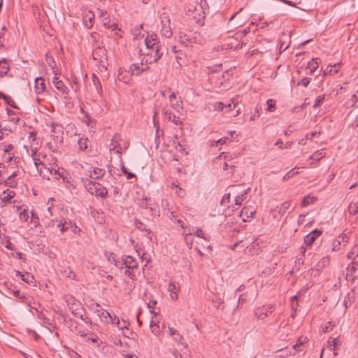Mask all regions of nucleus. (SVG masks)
<instances>
[{"mask_svg":"<svg viewBox=\"0 0 358 358\" xmlns=\"http://www.w3.org/2000/svg\"><path fill=\"white\" fill-rule=\"evenodd\" d=\"M145 43L148 50L155 52V55L153 56L151 55V57L145 59V63L150 64L157 62L163 55V52H161L160 43H157L155 41L152 42L150 41L149 39H145Z\"/></svg>","mask_w":358,"mask_h":358,"instance_id":"2","label":"nucleus"},{"mask_svg":"<svg viewBox=\"0 0 358 358\" xmlns=\"http://www.w3.org/2000/svg\"><path fill=\"white\" fill-rule=\"evenodd\" d=\"M194 234L198 236V237H201V238H203L204 239H206V238L204 236V233L203 231L201 229H197Z\"/></svg>","mask_w":358,"mask_h":358,"instance_id":"59","label":"nucleus"},{"mask_svg":"<svg viewBox=\"0 0 358 358\" xmlns=\"http://www.w3.org/2000/svg\"><path fill=\"white\" fill-rule=\"evenodd\" d=\"M259 110H260V108H259L258 106H256L254 115L250 117L251 121H254L255 120L256 117L259 116Z\"/></svg>","mask_w":358,"mask_h":358,"instance_id":"57","label":"nucleus"},{"mask_svg":"<svg viewBox=\"0 0 358 358\" xmlns=\"http://www.w3.org/2000/svg\"><path fill=\"white\" fill-rule=\"evenodd\" d=\"M322 234V231L314 229L304 237V243L310 247L315 241Z\"/></svg>","mask_w":358,"mask_h":358,"instance_id":"8","label":"nucleus"},{"mask_svg":"<svg viewBox=\"0 0 358 358\" xmlns=\"http://www.w3.org/2000/svg\"><path fill=\"white\" fill-rule=\"evenodd\" d=\"M345 238H346V235L343 234L341 237H339V238H341V240H339V239L334 240L332 243V250L333 251L339 250L341 243L346 242V241H345Z\"/></svg>","mask_w":358,"mask_h":358,"instance_id":"27","label":"nucleus"},{"mask_svg":"<svg viewBox=\"0 0 358 358\" xmlns=\"http://www.w3.org/2000/svg\"><path fill=\"white\" fill-rule=\"evenodd\" d=\"M303 341H301L300 339L296 342V343L294 345V348L298 351H299V348L303 344Z\"/></svg>","mask_w":358,"mask_h":358,"instance_id":"62","label":"nucleus"},{"mask_svg":"<svg viewBox=\"0 0 358 358\" xmlns=\"http://www.w3.org/2000/svg\"><path fill=\"white\" fill-rule=\"evenodd\" d=\"M296 169V167L294 168L292 170L289 171L286 173V175L284 176V180L288 179L289 178L293 177L294 175L298 174L299 172L298 171H294V170Z\"/></svg>","mask_w":358,"mask_h":358,"instance_id":"50","label":"nucleus"},{"mask_svg":"<svg viewBox=\"0 0 358 358\" xmlns=\"http://www.w3.org/2000/svg\"><path fill=\"white\" fill-rule=\"evenodd\" d=\"M159 323V320L156 317L155 319L152 318L150 324V328L152 333L157 336L160 335L162 329L165 327L164 324H162L161 327Z\"/></svg>","mask_w":358,"mask_h":358,"instance_id":"9","label":"nucleus"},{"mask_svg":"<svg viewBox=\"0 0 358 358\" xmlns=\"http://www.w3.org/2000/svg\"><path fill=\"white\" fill-rule=\"evenodd\" d=\"M348 210L351 215H356L358 213V206L356 203H350L348 207Z\"/></svg>","mask_w":358,"mask_h":358,"instance_id":"42","label":"nucleus"},{"mask_svg":"<svg viewBox=\"0 0 358 358\" xmlns=\"http://www.w3.org/2000/svg\"><path fill=\"white\" fill-rule=\"evenodd\" d=\"M341 67L340 63H336L334 65L329 64L324 71V75H334L339 71Z\"/></svg>","mask_w":358,"mask_h":358,"instance_id":"17","label":"nucleus"},{"mask_svg":"<svg viewBox=\"0 0 358 358\" xmlns=\"http://www.w3.org/2000/svg\"><path fill=\"white\" fill-rule=\"evenodd\" d=\"M52 226H55V224H56L57 228H59L62 233H64V231H67L70 226V223L67 222L64 218H62L59 221L52 220Z\"/></svg>","mask_w":358,"mask_h":358,"instance_id":"16","label":"nucleus"},{"mask_svg":"<svg viewBox=\"0 0 358 358\" xmlns=\"http://www.w3.org/2000/svg\"><path fill=\"white\" fill-rule=\"evenodd\" d=\"M33 161L34 162V165H35L36 168L38 169V166L41 164V161L36 157H33Z\"/></svg>","mask_w":358,"mask_h":358,"instance_id":"63","label":"nucleus"},{"mask_svg":"<svg viewBox=\"0 0 358 358\" xmlns=\"http://www.w3.org/2000/svg\"><path fill=\"white\" fill-rule=\"evenodd\" d=\"M74 141L77 142L78 148L80 150H86L90 144V141L87 138L85 137L83 134H78L76 132L74 134Z\"/></svg>","mask_w":358,"mask_h":358,"instance_id":"5","label":"nucleus"},{"mask_svg":"<svg viewBox=\"0 0 358 358\" xmlns=\"http://www.w3.org/2000/svg\"><path fill=\"white\" fill-rule=\"evenodd\" d=\"M9 70L8 65L5 59L0 61V76H4L7 74Z\"/></svg>","mask_w":358,"mask_h":358,"instance_id":"29","label":"nucleus"},{"mask_svg":"<svg viewBox=\"0 0 358 358\" xmlns=\"http://www.w3.org/2000/svg\"><path fill=\"white\" fill-rule=\"evenodd\" d=\"M15 273L16 277L20 276L21 279L28 284H33L35 281L34 275L29 273H25L22 274L18 271H15Z\"/></svg>","mask_w":358,"mask_h":358,"instance_id":"15","label":"nucleus"},{"mask_svg":"<svg viewBox=\"0 0 358 358\" xmlns=\"http://www.w3.org/2000/svg\"><path fill=\"white\" fill-rule=\"evenodd\" d=\"M334 327H335V324H333L332 322H328L326 324L325 327H323L322 331L324 332H328L329 331H331L334 329Z\"/></svg>","mask_w":358,"mask_h":358,"instance_id":"47","label":"nucleus"},{"mask_svg":"<svg viewBox=\"0 0 358 358\" xmlns=\"http://www.w3.org/2000/svg\"><path fill=\"white\" fill-rule=\"evenodd\" d=\"M320 62L321 60L320 58H313L308 62L307 68L310 69L311 73H313L318 68Z\"/></svg>","mask_w":358,"mask_h":358,"instance_id":"26","label":"nucleus"},{"mask_svg":"<svg viewBox=\"0 0 358 358\" xmlns=\"http://www.w3.org/2000/svg\"><path fill=\"white\" fill-rule=\"evenodd\" d=\"M272 309L271 305L257 308L255 310V316L259 320H264L273 312Z\"/></svg>","mask_w":358,"mask_h":358,"instance_id":"6","label":"nucleus"},{"mask_svg":"<svg viewBox=\"0 0 358 358\" xmlns=\"http://www.w3.org/2000/svg\"><path fill=\"white\" fill-rule=\"evenodd\" d=\"M145 60V58H143L141 63L140 64H134L131 65L129 69V72L131 73V75L139 76L141 74V73H142L143 71H145L148 69L147 65L145 68H143V67L141 68L140 66H143L144 64Z\"/></svg>","mask_w":358,"mask_h":358,"instance_id":"10","label":"nucleus"},{"mask_svg":"<svg viewBox=\"0 0 358 358\" xmlns=\"http://www.w3.org/2000/svg\"><path fill=\"white\" fill-rule=\"evenodd\" d=\"M122 171L123 173L127 176V179H131L136 177L135 174L131 172H129L128 169L124 166L123 164L122 165Z\"/></svg>","mask_w":358,"mask_h":358,"instance_id":"41","label":"nucleus"},{"mask_svg":"<svg viewBox=\"0 0 358 358\" xmlns=\"http://www.w3.org/2000/svg\"><path fill=\"white\" fill-rule=\"evenodd\" d=\"M103 23L104 27H106V28H109L110 24H111V23H112L110 22V20L108 19V18H104L103 20Z\"/></svg>","mask_w":358,"mask_h":358,"instance_id":"61","label":"nucleus"},{"mask_svg":"<svg viewBox=\"0 0 358 358\" xmlns=\"http://www.w3.org/2000/svg\"><path fill=\"white\" fill-rule=\"evenodd\" d=\"M255 213V210L250 207H244L241 212V216L243 217H246V218L252 217L254 214ZM244 221H245V218H243Z\"/></svg>","mask_w":358,"mask_h":358,"instance_id":"22","label":"nucleus"},{"mask_svg":"<svg viewBox=\"0 0 358 358\" xmlns=\"http://www.w3.org/2000/svg\"><path fill=\"white\" fill-rule=\"evenodd\" d=\"M324 156V153L323 152L322 150H317L315 153H313L310 158L313 159L320 160Z\"/></svg>","mask_w":358,"mask_h":358,"instance_id":"38","label":"nucleus"},{"mask_svg":"<svg viewBox=\"0 0 358 358\" xmlns=\"http://www.w3.org/2000/svg\"><path fill=\"white\" fill-rule=\"evenodd\" d=\"M15 196V192L14 191H10L9 189H7L3 192L1 199L3 202L6 203L8 202Z\"/></svg>","mask_w":358,"mask_h":358,"instance_id":"23","label":"nucleus"},{"mask_svg":"<svg viewBox=\"0 0 358 358\" xmlns=\"http://www.w3.org/2000/svg\"><path fill=\"white\" fill-rule=\"evenodd\" d=\"M329 262V259L326 257L321 259V261L318 263V266L324 267Z\"/></svg>","mask_w":358,"mask_h":358,"instance_id":"54","label":"nucleus"},{"mask_svg":"<svg viewBox=\"0 0 358 358\" xmlns=\"http://www.w3.org/2000/svg\"><path fill=\"white\" fill-rule=\"evenodd\" d=\"M224 103L220 101L215 102L213 104V108L215 110H223L224 109Z\"/></svg>","mask_w":358,"mask_h":358,"instance_id":"45","label":"nucleus"},{"mask_svg":"<svg viewBox=\"0 0 358 358\" xmlns=\"http://www.w3.org/2000/svg\"><path fill=\"white\" fill-rule=\"evenodd\" d=\"M289 207H290V203L289 201L282 203L278 207L279 213L285 214L286 213L287 210H288Z\"/></svg>","mask_w":358,"mask_h":358,"instance_id":"36","label":"nucleus"},{"mask_svg":"<svg viewBox=\"0 0 358 358\" xmlns=\"http://www.w3.org/2000/svg\"><path fill=\"white\" fill-rule=\"evenodd\" d=\"M169 292H170V296L173 300L178 299V292L179 291V284L172 281L170 282L169 284Z\"/></svg>","mask_w":358,"mask_h":358,"instance_id":"14","label":"nucleus"},{"mask_svg":"<svg viewBox=\"0 0 358 358\" xmlns=\"http://www.w3.org/2000/svg\"><path fill=\"white\" fill-rule=\"evenodd\" d=\"M187 39H189V34H184V35H181L180 36V39H179V41L181 43V44L184 45L185 46H188L189 45H190L189 43V40H187Z\"/></svg>","mask_w":358,"mask_h":358,"instance_id":"40","label":"nucleus"},{"mask_svg":"<svg viewBox=\"0 0 358 358\" xmlns=\"http://www.w3.org/2000/svg\"><path fill=\"white\" fill-rule=\"evenodd\" d=\"M358 256V245H355L352 248V250L348 254L347 257L348 259H355Z\"/></svg>","mask_w":358,"mask_h":358,"instance_id":"37","label":"nucleus"},{"mask_svg":"<svg viewBox=\"0 0 358 358\" xmlns=\"http://www.w3.org/2000/svg\"><path fill=\"white\" fill-rule=\"evenodd\" d=\"M105 170L99 168H95L93 171H90L89 176L92 179H100L105 175Z\"/></svg>","mask_w":358,"mask_h":358,"instance_id":"19","label":"nucleus"},{"mask_svg":"<svg viewBox=\"0 0 358 358\" xmlns=\"http://www.w3.org/2000/svg\"><path fill=\"white\" fill-rule=\"evenodd\" d=\"M316 201V198L314 196H311L310 195H308L303 197L301 201L302 206H307L310 204L313 203Z\"/></svg>","mask_w":358,"mask_h":358,"instance_id":"31","label":"nucleus"},{"mask_svg":"<svg viewBox=\"0 0 358 358\" xmlns=\"http://www.w3.org/2000/svg\"><path fill=\"white\" fill-rule=\"evenodd\" d=\"M52 175L55 176L56 179H58L59 178H63V174L59 171V170L56 169L54 171Z\"/></svg>","mask_w":358,"mask_h":358,"instance_id":"60","label":"nucleus"},{"mask_svg":"<svg viewBox=\"0 0 358 358\" xmlns=\"http://www.w3.org/2000/svg\"><path fill=\"white\" fill-rule=\"evenodd\" d=\"M169 335L173 338V341H175L178 344L182 345L185 348H187V344L186 343L182 342L184 340L183 336L179 333V331L173 327H168Z\"/></svg>","mask_w":358,"mask_h":358,"instance_id":"7","label":"nucleus"},{"mask_svg":"<svg viewBox=\"0 0 358 358\" xmlns=\"http://www.w3.org/2000/svg\"><path fill=\"white\" fill-rule=\"evenodd\" d=\"M14 148V146L12 144H9L6 145L4 152H9Z\"/></svg>","mask_w":358,"mask_h":358,"instance_id":"64","label":"nucleus"},{"mask_svg":"<svg viewBox=\"0 0 358 358\" xmlns=\"http://www.w3.org/2000/svg\"><path fill=\"white\" fill-rule=\"evenodd\" d=\"M96 182L89 181L87 183L85 184V187L92 194H95L96 187Z\"/></svg>","mask_w":358,"mask_h":358,"instance_id":"32","label":"nucleus"},{"mask_svg":"<svg viewBox=\"0 0 358 358\" xmlns=\"http://www.w3.org/2000/svg\"><path fill=\"white\" fill-rule=\"evenodd\" d=\"M92 81L96 88L97 92L99 93H100V90H101V83L99 80V78L96 76H95L94 74H93Z\"/></svg>","mask_w":358,"mask_h":358,"instance_id":"39","label":"nucleus"},{"mask_svg":"<svg viewBox=\"0 0 358 358\" xmlns=\"http://www.w3.org/2000/svg\"><path fill=\"white\" fill-rule=\"evenodd\" d=\"M53 83L58 90L62 92H65L66 87H65L64 83L61 80H59L57 76H55L53 79Z\"/></svg>","mask_w":358,"mask_h":358,"instance_id":"30","label":"nucleus"},{"mask_svg":"<svg viewBox=\"0 0 358 358\" xmlns=\"http://www.w3.org/2000/svg\"><path fill=\"white\" fill-rule=\"evenodd\" d=\"M96 186V187L95 195L101 196V198L106 197L108 194L107 189L105 187H103L101 184L97 182Z\"/></svg>","mask_w":358,"mask_h":358,"instance_id":"21","label":"nucleus"},{"mask_svg":"<svg viewBox=\"0 0 358 358\" xmlns=\"http://www.w3.org/2000/svg\"><path fill=\"white\" fill-rule=\"evenodd\" d=\"M267 110L273 111L275 106V101L273 99H268L267 101Z\"/></svg>","mask_w":358,"mask_h":358,"instance_id":"46","label":"nucleus"},{"mask_svg":"<svg viewBox=\"0 0 358 358\" xmlns=\"http://www.w3.org/2000/svg\"><path fill=\"white\" fill-rule=\"evenodd\" d=\"M164 114L167 116V119L171 122H173L175 124L178 125L180 122L178 120V117H177L175 115L172 114L171 112L165 111Z\"/></svg>","mask_w":358,"mask_h":358,"instance_id":"33","label":"nucleus"},{"mask_svg":"<svg viewBox=\"0 0 358 358\" xmlns=\"http://www.w3.org/2000/svg\"><path fill=\"white\" fill-rule=\"evenodd\" d=\"M120 139V136L118 134H115L110 141L109 149L110 151H115L116 150V153L120 154L121 153V148L120 147L119 141Z\"/></svg>","mask_w":358,"mask_h":358,"instance_id":"11","label":"nucleus"},{"mask_svg":"<svg viewBox=\"0 0 358 358\" xmlns=\"http://www.w3.org/2000/svg\"><path fill=\"white\" fill-rule=\"evenodd\" d=\"M108 320L109 323L110 322L115 325H119L120 322L118 317H117L116 315H111V318H109Z\"/></svg>","mask_w":358,"mask_h":358,"instance_id":"51","label":"nucleus"},{"mask_svg":"<svg viewBox=\"0 0 358 358\" xmlns=\"http://www.w3.org/2000/svg\"><path fill=\"white\" fill-rule=\"evenodd\" d=\"M92 57L103 67L108 64L106 50L103 47H98L94 50L92 52Z\"/></svg>","mask_w":358,"mask_h":358,"instance_id":"4","label":"nucleus"},{"mask_svg":"<svg viewBox=\"0 0 358 358\" xmlns=\"http://www.w3.org/2000/svg\"><path fill=\"white\" fill-rule=\"evenodd\" d=\"M145 39H149L150 41L160 43L159 41V38L156 34H152L150 36H148Z\"/></svg>","mask_w":358,"mask_h":358,"instance_id":"52","label":"nucleus"},{"mask_svg":"<svg viewBox=\"0 0 358 358\" xmlns=\"http://www.w3.org/2000/svg\"><path fill=\"white\" fill-rule=\"evenodd\" d=\"M73 306H76V308H73V306H71L69 307V308L71 310V313L74 316L78 317L80 314L83 313L84 310L79 303H73Z\"/></svg>","mask_w":358,"mask_h":358,"instance_id":"25","label":"nucleus"},{"mask_svg":"<svg viewBox=\"0 0 358 358\" xmlns=\"http://www.w3.org/2000/svg\"><path fill=\"white\" fill-rule=\"evenodd\" d=\"M310 82V78L306 77V78H303L299 84H301V85H303L304 87H307L309 85Z\"/></svg>","mask_w":358,"mask_h":358,"instance_id":"56","label":"nucleus"},{"mask_svg":"<svg viewBox=\"0 0 358 358\" xmlns=\"http://www.w3.org/2000/svg\"><path fill=\"white\" fill-rule=\"evenodd\" d=\"M189 43L192 44H202L204 41L203 38L199 32H189Z\"/></svg>","mask_w":358,"mask_h":358,"instance_id":"13","label":"nucleus"},{"mask_svg":"<svg viewBox=\"0 0 358 358\" xmlns=\"http://www.w3.org/2000/svg\"><path fill=\"white\" fill-rule=\"evenodd\" d=\"M250 190V188H248L241 195L236 196L235 198V204L237 206L241 205L242 202L246 199V196Z\"/></svg>","mask_w":358,"mask_h":358,"instance_id":"28","label":"nucleus"},{"mask_svg":"<svg viewBox=\"0 0 358 358\" xmlns=\"http://www.w3.org/2000/svg\"><path fill=\"white\" fill-rule=\"evenodd\" d=\"M341 345V342L338 340V338H330L327 341V348L330 350H335L336 348Z\"/></svg>","mask_w":358,"mask_h":358,"instance_id":"24","label":"nucleus"},{"mask_svg":"<svg viewBox=\"0 0 358 358\" xmlns=\"http://www.w3.org/2000/svg\"><path fill=\"white\" fill-rule=\"evenodd\" d=\"M161 20V34L165 38H169L171 37L173 32L171 28V20L169 15L166 13H163L160 15Z\"/></svg>","mask_w":358,"mask_h":358,"instance_id":"3","label":"nucleus"},{"mask_svg":"<svg viewBox=\"0 0 358 358\" xmlns=\"http://www.w3.org/2000/svg\"><path fill=\"white\" fill-rule=\"evenodd\" d=\"M35 89L37 94H41L44 92L45 84L42 78H36L35 79Z\"/></svg>","mask_w":358,"mask_h":358,"instance_id":"18","label":"nucleus"},{"mask_svg":"<svg viewBox=\"0 0 358 358\" xmlns=\"http://www.w3.org/2000/svg\"><path fill=\"white\" fill-rule=\"evenodd\" d=\"M20 219L24 222H27L28 220L29 212L27 210H24L20 213Z\"/></svg>","mask_w":358,"mask_h":358,"instance_id":"43","label":"nucleus"},{"mask_svg":"<svg viewBox=\"0 0 358 358\" xmlns=\"http://www.w3.org/2000/svg\"><path fill=\"white\" fill-rule=\"evenodd\" d=\"M19 299H20L21 302L25 303L28 304L29 306H31L30 303L32 301V299H31L30 297H27L26 295L22 294Z\"/></svg>","mask_w":358,"mask_h":358,"instance_id":"48","label":"nucleus"},{"mask_svg":"<svg viewBox=\"0 0 358 358\" xmlns=\"http://www.w3.org/2000/svg\"><path fill=\"white\" fill-rule=\"evenodd\" d=\"M96 309H94V312L96 313L100 317V319L106 322L109 323V318H111V315L106 310L101 309L100 310V305L98 303H95Z\"/></svg>","mask_w":358,"mask_h":358,"instance_id":"12","label":"nucleus"},{"mask_svg":"<svg viewBox=\"0 0 358 358\" xmlns=\"http://www.w3.org/2000/svg\"><path fill=\"white\" fill-rule=\"evenodd\" d=\"M92 20L93 17L91 14H87L84 17V23L87 28H91L92 27Z\"/></svg>","mask_w":358,"mask_h":358,"instance_id":"35","label":"nucleus"},{"mask_svg":"<svg viewBox=\"0 0 358 358\" xmlns=\"http://www.w3.org/2000/svg\"><path fill=\"white\" fill-rule=\"evenodd\" d=\"M230 201V193L226 194L223 196L221 200V204L223 206H226Z\"/></svg>","mask_w":358,"mask_h":358,"instance_id":"49","label":"nucleus"},{"mask_svg":"<svg viewBox=\"0 0 358 358\" xmlns=\"http://www.w3.org/2000/svg\"><path fill=\"white\" fill-rule=\"evenodd\" d=\"M7 104H8L10 107L13 108H17L15 101L11 99L10 96H8V99L4 100Z\"/></svg>","mask_w":358,"mask_h":358,"instance_id":"53","label":"nucleus"},{"mask_svg":"<svg viewBox=\"0 0 358 358\" xmlns=\"http://www.w3.org/2000/svg\"><path fill=\"white\" fill-rule=\"evenodd\" d=\"M324 99V96H317V99L315 101V103H314L313 107L315 108H319L321 106V104L322 103Z\"/></svg>","mask_w":358,"mask_h":358,"instance_id":"44","label":"nucleus"},{"mask_svg":"<svg viewBox=\"0 0 358 358\" xmlns=\"http://www.w3.org/2000/svg\"><path fill=\"white\" fill-rule=\"evenodd\" d=\"M6 184L10 187H14L17 185V182L12 178L10 180H8V178L6 180Z\"/></svg>","mask_w":358,"mask_h":358,"instance_id":"58","label":"nucleus"},{"mask_svg":"<svg viewBox=\"0 0 358 358\" xmlns=\"http://www.w3.org/2000/svg\"><path fill=\"white\" fill-rule=\"evenodd\" d=\"M169 101H170L171 106L173 109L178 110L180 108H181V103H182V101L180 100H178L177 99L176 95V94L174 92H173L169 96Z\"/></svg>","mask_w":358,"mask_h":358,"instance_id":"20","label":"nucleus"},{"mask_svg":"<svg viewBox=\"0 0 358 358\" xmlns=\"http://www.w3.org/2000/svg\"><path fill=\"white\" fill-rule=\"evenodd\" d=\"M78 317L80 318L82 320H83L85 323L90 324V326L92 325V322L91 320L87 317H84L83 314H80Z\"/></svg>","mask_w":358,"mask_h":358,"instance_id":"55","label":"nucleus"},{"mask_svg":"<svg viewBox=\"0 0 358 358\" xmlns=\"http://www.w3.org/2000/svg\"><path fill=\"white\" fill-rule=\"evenodd\" d=\"M114 264L118 268H126L124 274L132 280L135 279L136 275L134 273V270L138 268V264L136 259L132 256H124L121 260L115 261Z\"/></svg>","mask_w":358,"mask_h":358,"instance_id":"1","label":"nucleus"},{"mask_svg":"<svg viewBox=\"0 0 358 358\" xmlns=\"http://www.w3.org/2000/svg\"><path fill=\"white\" fill-rule=\"evenodd\" d=\"M39 172L40 175L44 178H47L50 180L49 176L45 173V171L46 169V166L41 162V164L38 166V169H36Z\"/></svg>","mask_w":358,"mask_h":358,"instance_id":"34","label":"nucleus"}]
</instances>
